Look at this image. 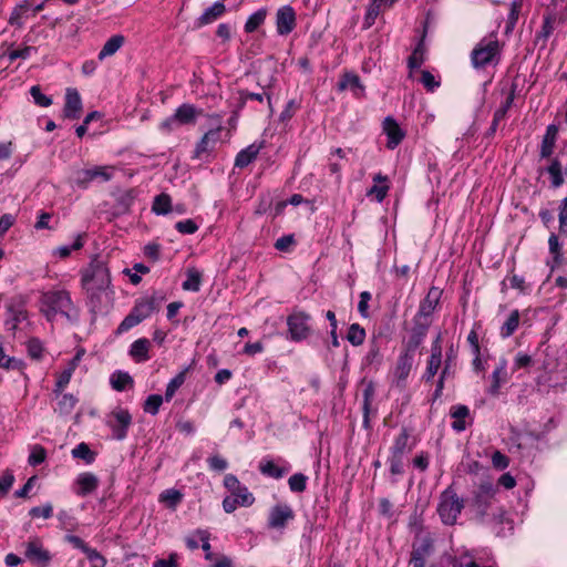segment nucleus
I'll return each mask as SVG.
<instances>
[{
	"label": "nucleus",
	"instance_id": "obj_53",
	"mask_svg": "<svg viewBox=\"0 0 567 567\" xmlns=\"http://www.w3.org/2000/svg\"><path fill=\"white\" fill-rule=\"evenodd\" d=\"M73 371L72 368H65L58 377V380L55 382V394H61L63 389L69 384L71 378H72Z\"/></svg>",
	"mask_w": 567,
	"mask_h": 567
},
{
	"label": "nucleus",
	"instance_id": "obj_11",
	"mask_svg": "<svg viewBox=\"0 0 567 567\" xmlns=\"http://www.w3.org/2000/svg\"><path fill=\"white\" fill-rule=\"evenodd\" d=\"M293 517L295 513L289 505H276L269 512L268 527L275 529H282L287 526L289 520L293 519Z\"/></svg>",
	"mask_w": 567,
	"mask_h": 567
},
{
	"label": "nucleus",
	"instance_id": "obj_33",
	"mask_svg": "<svg viewBox=\"0 0 567 567\" xmlns=\"http://www.w3.org/2000/svg\"><path fill=\"white\" fill-rule=\"evenodd\" d=\"M9 317L6 319V328L8 331L14 332L19 323L25 320V312L21 309H14L12 306L8 307Z\"/></svg>",
	"mask_w": 567,
	"mask_h": 567
},
{
	"label": "nucleus",
	"instance_id": "obj_38",
	"mask_svg": "<svg viewBox=\"0 0 567 567\" xmlns=\"http://www.w3.org/2000/svg\"><path fill=\"white\" fill-rule=\"evenodd\" d=\"M519 324V311L513 310L511 315L508 316L507 320L504 322V324L501 328V336L503 338L511 337L515 330L518 328Z\"/></svg>",
	"mask_w": 567,
	"mask_h": 567
},
{
	"label": "nucleus",
	"instance_id": "obj_23",
	"mask_svg": "<svg viewBox=\"0 0 567 567\" xmlns=\"http://www.w3.org/2000/svg\"><path fill=\"white\" fill-rule=\"evenodd\" d=\"M30 11L31 2L29 0H23L21 3L13 8L8 20L9 24L16 28H22L24 24V19L28 18Z\"/></svg>",
	"mask_w": 567,
	"mask_h": 567
},
{
	"label": "nucleus",
	"instance_id": "obj_6",
	"mask_svg": "<svg viewBox=\"0 0 567 567\" xmlns=\"http://www.w3.org/2000/svg\"><path fill=\"white\" fill-rule=\"evenodd\" d=\"M311 317L309 313L303 311H293L287 318V326L289 338L292 341L299 342L307 339L311 333V328L309 326Z\"/></svg>",
	"mask_w": 567,
	"mask_h": 567
},
{
	"label": "nucleus",
	"instance_id": "obj_1",
	"mask_svg": "<svg viewBox=\"0 0 567 567\" xmlns=\"http://www.w3.org/2000/svg\"><path fill=\"white\" fill-rule=\"evenodd\" d=\"M41 311L49 321H53L58 313L69 321H78L79 311L74 307L70 293L65 290L48 291L41 298Z\"/></svg>",
	"mask_w": 567,
	"mask_h": 567
},
{
	"label": "nucleus",
	"instance_id": "obj_13",
	"mask_svg": "<svg viewBox=\"0 0 567 567\" xmlns=\"http://www.w3.org/2000/svg\"><path fill=\"white\" fill-rule=\"evenodd\" d=\"M112 177L109 172V167L105 166H95L92 168L81 169L76 173V184L78 186L85 188L92 181L96 178H101L104 182L110 181Z\"/></svg>",
	"mask_w": 567,
	"mask_h": 567
},
{
	"label": "nucleus",
	"instance_id": "obj_45",
	"mask_svg": "<svg viewBox=\"0 0 567 567\" xmlns=\"http://www.w3.org/2000/svg\"><path fill=\"white\" fill-rule=\"evenodd\" d=\"M202 275L194 268L188 269L187 279L183 282L184 290L198 291L200 288Z\"/></svg>",
	"mask_w": 567,
	"mask_h": 567
},
{
	"label": "nucleus",
	"instance_id": "obj_41",
	"mask_svg": "<svg viewBox=\"0 0 567 567\" xmlns=\"http://www.w3.org/2000/svg\"><path fill=\"white\" fill-rule=\"evenodd\" d=\"M172 200L169 195L162 193L154 198L153 212L157 215H165L171 212Z\"/></svg>",
	"mask_w": 567,
	"mask_h": 567
},
{
	"label": "nucleus",
	"instance_id": "obj_2",
	"mask_svg": "<svg viewBox=\"0 0 567 567\" xmlns=\"http://www.w3.org/2000/svg\"><path fill=\"white\" fill-rule=\"evenodd\" d=\"M163 300L164 297H157L156 295L137 300L131 312L123 319V321L117 327L116 333H123L141 323L143 320L148 318L154 311H157L159 309L161 302Z\"/></svg>",
	"mask_w": 567,
	"mask_h": 567
},
{
	"label": "nucleus",
	"instance_id": "obj_3",
	"mask_svg": "<svg viewBox=\"0 0 567 567\" xmlns=\"http://www.w3.org/2000/svg\"><path fill=\"white\" fill-rule=\"evenodd\" d=\"M85 289L111 288V276L106 265L99 259H93L82 276Z\"/></svg>",
	"mask_w": 567,
	"mask_h": 567
},
{
	"label": "nucleus",
	"instance_id": "obj_18",
	"mask_svg": "<svg viewBox=\"0 0 567 567\" xmlns=\"http://www.w3.org/2000/svg\"><path fill=\"white\" fill-rule=\"evenodd\" d=\"M383 131L389 138L386 146L390 150H394L404 137L403 131L401 130L396 121L391 116L385 117L383 122Z\"/></svg>",
	"mask_w": 567,
	"mask_h": 567
},
{
	"label": "nucleus",
	"instance_id": "obj_43",
	"mask_svg": "<svg viewBox=\"0 0 567 567\" xmlns=\"http://www.w3.org/2000/svg\"><path fill=\"white\" fill-rule=\"evenodd\" d=\"M266 10L260 9L257 12L252 13L245 23V31L247 33H251L256 31L265 21Z\"/></svg>",
	"mask_w": 567,
	"mask_h": 567
},
{
	"label": "nucleus",
	"instance_id": "obj_46",
	"mask_svg": "<svg viewBox=\"0 0 567 567\" xmlns=\"http://www.w3.org/2000/svg\"><path fill=\"white\" fill-rule=\"evenodd\" d=\"M185 375L186 372L182 371L169 381L165 391L166 401H169L175 395L176 391L183 385L185 382Z\"/></svg>",
	"mask_w": 567,
	"mask_h": 567
},
{
	"label": "nucleus",
	"instance_id": "obj_36",
	"mask_svg": "<svg viewBox=\"0 0 567 567\" xmlns=\"http://www.w3.org/2000/svg\"><path fill=\"white\" fill-rule=\"evenodd\" d=\"M72 456L83 460L86 464H92L95 461L96 453L86 443L82 442L72 450Z\"/></svg>",
	"mask_w": 567,
	"mask_h": 567
},
{
	"label": "nucleus",
	"instance_id": "obj_42",
	"mask_svg": "<svg viewBox=\"0 0 567 567\" xmlns=\"http://www.w3.org/2000/svg\"><path fill=\"white\" fill-rule=\"evenodd\" d=\"M259 471L269 477L281 478L287 472L285 468L278 467L272 461L261 462Z\"/></svg>",
	"mask_w": 567,
	"mask_h": 567
},
{
	"label": "nucleus",
	"instance_id": "obj_28",
	"mask_svg": "<svg viewBox=\"0 0 567 567\" xmlns=\"http://www.w3.org/2000/svg\"><path fill=\"white\" fill-rule=\"evenodd\" d=\"M124 41L125 38L121 34L111 37L101 49L99 53V60L102 61L103 59L115 54L124 44Z\"/></svg>",
	"mask_w": 567,
	"mask_h": 567
},
{
	"label": "nucleus",
	"instance_id": "obj_47",
	"mask_svg": "<svg viewBox=\"0 0 567 567\" xmlns=\"http://www.w3.org/2000/svg\"><path fill=\"white\" fill-rule=\"evenodd\" d=\"M522 6H523V0H513L512 1L511 11H509L508 20H507V24H506V32H511L514 29V27L518 20V16H519Z\"/></svg>",
	"mask_w": 567,
	"mask_h": 567
},
{
	"label": "nucleus",
	"instance_id": "obj_4",
	"mask_svg": "<svg viewBox=\"0 0 567 567\" xmlns=\"http://www.w3.org/2000/svg\"><path fill=\"white\" fill-rule=\"evenodd\" d=\"M463 508V498H460L451 487L441 494L437 513L445 525H454Z\"/></svg>",
	"mask_w": 567,
	"mask_h": 567
},
{
	"label": "nucleus",
	"instance_id": "obj_5",
	"mask_svg": "<svg viewBox=\"0 0 567 567\" xmlns=\"http://www.w3.org/2000/svg\"><path fill=\"white\" fill-rule=\"evenodd\" d=\"M501 45L498 40H481L471 53V61L475 69L485 68L498 60Z\"/></svg>",
	"mask_w": 567,
	"mask_h": 567
},
{
	"label": "nucleus",
	"instance_id": "obj_10",
	"mask_svg": "<svg viewBox=\"0 0 567 567\" xmlns=\"http://www.w3.org/2000/svg\"><path fill=\"white\" fill-rule=\"evenodd\" d=\"M24 556L37 567H47L51 560L50 553L43 548L39 539H32L25 544Z\"/></svg>",
	"mask_w": 567,
	"mask_h": 567
},
{
	"label": "nucleus",
	"instance_id": "obj_21",
	"mask_svg": "<svg viewBox=\"0 0 567 567\" xmlns=\"http://www.w3.org/2000/svg\"><path fill=\"white\" fill-rule=\"evenodd\" d=\"M262 147L264 142H261L260 144L252 143L246 148L241 150L235 158V166L239 168L248 166L251 162L256 159Z\"/></svg>",
	"mask_w": 567,
	"mask_h": 567
},
{
	"label": "nucleus",
	"instance_id": "obj_54",
	"mask_svg": "<svg viewBox=\"0 0 567 567\" xmlns=\"http://www.w3.org/2000/svg\"><path fill=\"white\" fill-rule=\"evenodd\" d=\"M549 251L554 256L555 262L559 264L561 261V245L559 243L558 236L556 234H551L548 238Z\"/></svg>",
	"mask_w": 567,
	"mask_h": 567
},
{
	"label": "nucleus",
	"instance_id": "obj_32",
	"mask_svg": "<svg viewBox=\"0 0 567 567\" xmlns=\"http://www.w3.org/2000/svg\"><path fill=\"white\" fill-rule=\"evenodd\" d=\"M410 434L405 427H403L394 441V444L391 449V455L403 456L405 452L411 451L408 446Z\"/></svg>",
	"mask_w": 567,
	"mask_h": 567
},
{
	"label": "nucleus",
	"instance_id": "obj_52",
	"mask_svg": "<svg viewBox=\"0 0 567 567\" xmlns=\"http://www.w3.org/2000/svg\"><path fill=\"white\" fill-rule=\"evenodd\" d=\"M45 457H47L45 449L43 446L37 444L32 447V451L29 455L28 462L30 465L37 466V465L42 464L45 461Z\"/></svg>",
	"mask_w": 567,
	"mask_h": 567
},
{
	"label": "nucleus",
	"instance_id": "obj_31",
	"mask_svg": "<svg viewBox=\"0 0 567 567\" xmlns=\"http://www.w3.org/2000/svg\"><path fill=\"white\" fill-rule=\"evenodd\" d=\"M550 176V184L554 188H558L564 184V175L561 171V164L558 158H554L550 165L545 169Z\"/></svg>",
	"mask_w": 567,
	"mask_h": 567
},
{
	"label": "nucleus",
	"instance_id": "obj_30",
	"mask_svg": "<svg viewBox=\"0 0 567 567\" xmlns=\"http://www.w3.org/2000/svg\"><path fill=\"white\" fill-rule=\"evenodd\" d=\"M374 392H375V390H374V385L372 382L368 383L365 385V388L363 389V406H362L363 425L367 429L370 426L369 414H370L371 404H372V401L374 398Z\"/></svg>",
	"mask_w": 567,
	"mask_h": 567
},
{
	"label": "nucleus",
	"instance_id": "obj_49",
	"mask_svg": "<svg viewBox=\"0 0 567 567\" xmlns=\"http://www.w3.org/2000/svg\"><path fill=\"white\" fill-rule=\"evenodd\" d=\"M163 403V396L159 394H151L147 396V399L144 402V411L146 413H151L152 415H155L158 413V410Z\"/></svg>",
	"mask_w": 567,
	"mask_h": 567
},
{
	"label": "nucleus",
	"instance_id": "obj_34",
	"mask_svg": "<svg viewBox=\"0 0 567 567\" xmlns=\"http://www.w3.org/2000/svg\"><path fill=\"white\" fill-rule=\"evenodd\" d=\"M441 365H442V357H439V353H431L422 379L426 383L431 382L433 380V378L435 377V374L439 372Z\"/></svg>",
	"mask_w": 567,
	"mask_h": 567
},
{
	"label": "nucleus",
	"instance_id": "obj_20",
	"mask_svg": "<svg viewBox=\"0 0 567 567\" xmlns=\"http://www.w3.org/2000/svg\"><path fill=\"white\" fill-rule=\"evenodd\" d=\"M174 114L179 125L194 124L197 116L203 115V110L195 107L193 104L184 103L176 109Z\"/></svg>",
	"mask_w": 567,
	"mask_h": 567
},
{
	"label": "nucleus",
	"instance_id": "obj_29",
	"mask_svg": "<svg viewBox=\"0 0 567 567\" xmlns=\"http://www.w3.org/2000/svg\"><path fill=\"white\" fill-rule=\"evenodd\" d=\"M439 297L433 290H430L427 296L421 302L417 316L420 319H431V316L437 305Z\"/></svg>",
	"mask_w": 567,
	"mask_h": 567
},
{
	"label": "nucleus",
	"instance_id": "obj_12",
	"mask_svg": "<svg viewBox=\"0 0 567 567\" xmlns=\"http://www.w3.org/2000/svg\"><path fill=\"white\" fill-rule=\"evenodd\" d=\"M220 133L221 126H218L206 132L204 136L200 138V141L196 144V147L193 153V158L200 159L203 155L210 154L220 138Z\"/></svg>",
	"mask_w": 567,
	"mask_h": 567
},
{
	"label": "nucleus",
	"instance_id": "obj_62",
	"mask_svg": "<svg viewBox=\"0 0 567 567\" xmlns=\"http://www.w3.org/2000/svg\"><path fill=\"white\" fill-rule=\"evenodd\" d=\"M558 219L560 234L567 235V196L560 202Z\"/></svg>",
	"mask_w": 567,
	"mask_h": 567
},
{
	"label": "nucleus",
	"instance_id": "obj_15",
	"mask_svg": "<svg viewBox=\"0 0 567 567\" xmlns=\"http://www.w3.org/2000/svg\"><path fill=\"white\" fill-rule=\"evenodd\" d=\"M414 361V353L411 350H405L398 358L395 369H394V378L396 381V385H403L405 380L408 379Z\"/></svg>",
	"mask_w": 567,
	"mask_h": 567
},
{
	"label": "nucleus",
	"instance_id": "obj_40",
	"mask_svg": "<svg viewBox=\"0 0 567 567\" xmlns=\"http://www.w3.org/2000/svg\"><path fill=\"white\" fill-rule=\"evenodd\" d=\"M133 382L132 377L126 372L117 371L111 377V384L116 391H124L127 386H132Z\"/></svg>",
	"mask_w": 567,
	"mask_h": 567
},
{
	"label": "nucleus",
	"instance_id": "obj_27",
	"mask_svg": "<svg viewBox=\"0 0 567 567\" xmlns=\"http://www.w3.org/2000/svg\"><path fill=\"white\" fill-rule=\"evenodd\" d=\"M338 87L340 91L350 89L357 96H360L363 92L360 78L353 73H346L338 83Z\"/></svg>",
	"mask_w": 567,
	"mask_h": 567
},
{
	"label": "nucleus",
	"instance_id": "obj_9",
	"mask_svg": "<svg viewBox=\"0 0 567 567\" xmlns=\"http://www.w3.org/2000/svg\"><path fill=\"white\" fill-rule=\"evenodd\" d=\"M132 423V416L127 410L116 409L112 411L107 425L113 432L114 439L122 441L126 437L127 429Z\"/></svg>",
	"mask_w": 567,
	"mask_h": 567
},
{
	"label": "nucleus",
	"instance_id": "obj_8",
	"mask_svg": "<svg viewBox=\"0 0 567 567\" xmlns=\"http://www.w3.org/2000/svg\"><path fill=\"white\" fill-rule=\"evenodd\" d=\"M433 549V538L430 533L417 535L412 546L411 567H425L426 559L432 555Z\"/></svg>",
	"mask_w": 567,
	"mask_h": 567
},
{
	"label": "nucleus",
	"instance_id": "obj_60",
	"mask_svg": "<svg viewBox=\"0 0 567 567\" xmlns=\"http://www.w3.org/2000/svg\"><path fill=\"white\" fill-rule=\"evenodd\" d=\"M84 554L86 555L87 559L92 563V567H105L106 560L96 549L87 547Z\"/></svg>",
	"mask_w": 567,
	"mask_h": 567
},
{
	"label": "nucleus",
	"instance_id": "obj_22",
	"mask_svg": "<svg viewBox=\"0 0 567 567\" xmlns=\"http://www.w3.org/2000/svg\"><path fill=\"white\" fill-rule=\"evenodd\" d=\"M79 489L76 494L80 496H86L94 492L99 486V478L92 473H82L76 478Z\"/></svg>",
	"mask_w": 567,
	"mask_h": 567
},
{
	"label": "nucleus",
	"instance_id": "obj_61",
	"mask_svg": "<svg viewBox=\"0 0 567 567\" xmlns=\"http://www.w3.org/2000/svg\"><path fill=\"white\" fill-rule=\"evenodd\" d=\"M505 373V365L501 364L498 365L492 373V385L489 388V393L493 395L498 394V390L501 386V375Z\"/></svg>",
	"mask_w": 567,
	"mask_h": 567
},
{
	"label": "nucleus",
	"instance_id": "obj_17",
	"mask_svg": "<svg viewBox=\"0 0 567 567\" xmlns=\"http://www.w3.org/2000/svg\"><path fill=\"white\" fill-rule=\"evenodd\" d=\"M82 111V100L76 89H68L65 94V104L63 109L64 116L70 120L79 118Z\"/></svg>",
	"mask_w": 567,
	"mask_h": 567
},
{
	"label": "nucleus",
	"instance_id": "obj_7",
	"mask_svg": "<svg viewBox=\"0 0 567 567\" xmlns=\"http://www.w3.org/2000/svg\"><path fill=\"white\" fill-rule=\"evenodd\" d=\"M495 487L491 481H483L473 492L471 506L480 517H484L495 495Z\"/></svg>",
	"mask_w": 567,
	"mask_h": 567
},
{
	"label": "nucleus",
	"instance_id": "obj_59",
	"mask_svg": "<svg viewBox=\"0 0 567 567\" xmlns=\"http://www.w3.org/2000/svg\"><path fill=\"white\" fill-rule=\"evenodd\" d=\"M431 324V319H420V317L416 315L414 319V327L412 329V332L416 333L419 338H424L427 329Z\"/></svg>",
	"mask_w": 567,
	"mask_h": 567
},
{
	"label": "nucleus",
	"instance_id": "obj_64",
	"mask_svg": "<svg viewBox=\"0 0 567 567\" xmlns=\"http://www.w3.org/2000/svg\"><path fill=\"white\" fill-rule=\"evenodd\" d=\"M175 228L181 234L190 235V234H194L197 231L198 226L196 225V223L194 220L186 219V220H181V221L176 223Z\"/></svg>",
	"mask_w": 567,
	"mask_h": 567
},
{
	"label": "nucleus",
	"instance_id": "obj_25",
	"mask_svg": "<svg viewBox=\"0 0 567 567\" xmlns=\"http://www.w3.org/2000/svg\"><path fill=\"white\" fill-rule=\"evenodd\" d=\"M226 11L223 1H216L212 7L207 8L204 13L197 19V25L203 27L209 24L221 17Z\"/></svg>",
	"mask_w": 567,
	"mask_h": 567
},
{
	"label": "nucleus",
	"instance_id": "obj_56",
	"mask_svg": "<svg viewBox=\"0 0 567 567\" xmlns=\"http://www.w3.org/2000/svg\"><path fill=\"white\" fill-rule=\"evenodd\" d=\"M233 496L238 501L241 506H250L255 498L251 493L248 492V488L245 486H240L238 491L233 493Z\"/></svg>",
	"mask_w": 567,
	"mask_h": 567
},
{
	"label": "nucleus",
	"instance_id": "obj_57",
	"mask_svg": "<svg viewBox=\"0 0 567 567\" xmlns=\"http://www.w3.org/2000/svg\"><path fill=\"white\" fill-rule=\"evenodd\" d=\"M420 81L430 92H433L436 87L440 86V82L436 81L434 75L427 70L422 71Z\"/></svg>",
	"mask_w": 567,
	"mask_h": 567
},
{
	"label": "nucleus",
	"instance_id": "obj_58",
	"mask_svg": "<svg viewBox=\"0 0 567 567\" xmlns=\"http://www.w3.org/2000/svg\"><path fill=\"white\" fill-rule=\"evenodd\" d=\"M53 514V506L48 503L43 506L32 507L29 512V515L33 518L43 517L45 519L50 518Z\"/></svg>",
	"mask_w": 567,
	"mask_h": 567
},
{
	"label": "nucleus",
	"instance_id": "obj_63",
	"mask_svg": "<svg viewBox=\"0 0 567 567\" xmlns=\"http://www.w3.org/2000/svg\"><path fill=\"white\" fill-rule=\"evenodd\" d=\"M555 20L556 18L553 14L545 16L538 38L547 39L553 33Z\"/></svg>",
	"mask_w": 567,
	"mask_h": 567
},
{
	"label": "nucleus",
	"instance_id": "obj_14",
	"mask_svg": "<svg viewBox=\"0 0 567 567\" xmlns=\"http://www.w3.org/2000/svg\"><path fill=\"white\" fill-rule=\"evenodd\" d=\"M85 290L87 292L91 311L101 312L109 307L113 293L111 288Z\"/></svg>",
	"mask_w": 567,
	"mask_h": 567
},
{
	"label": "nucleus",
	"instance_id": "obj_26",
	"mask_svg": "<svg viewBox=\"0 0 567 567\" xmlns=\"http://www.w3.org/2000/svg\"><path fill=\"white\" fill-rule=\"evenodd\" d=\"M150 347H151L150 340H147L145 338L137 339L136 341H134L132 343L131 349H130V354L136 362L147 361L150 359V355H148Z\"/></svg>",
	"mask_w": 567,
	"mask_h": 567
},
{
	"label": "nucleus",
	"instance_id": "obj_16",
	"mask_svg": "<svg viewBox=\"0 0 567 567\" xmlns=\"http://www.w3.org/2000/svg\"><path fill=\"white\" fill-rule=\"evenodd\" d=\"M296 27V13L292 7L285 6L277 11V31L281 35L290 33Z\"/></svg>",
	"mask_w": 567,
	"mask_h": 567
},
{
	"label": "nucleus",
	"instance_id": "obj_24",
	"mask_svg": "<svg viewBox=\"0 0 567 567\" xmlns=\"http://www.w3.org/2000/svg\"><path fill=\"white\" fill-rule=\"evenodd\" d=\"M451 417L454 419L451 426L456 432H463L466 429L465 419L470 416V409L466 405H453L450 410Z\"/></svg>",
	"mask_w": 567,
	"mask_h": 567
},
{
	"label": "nucleus",
	"instance_id": "obj_50",
	"mask_svg": "<svg viewBox=\"0 0 567 567\" xmlns=\"http://www.w3.org/2000/svg\"><path fill=\"white\" fill-rule=\"evenodd\" d=\"M424 48L422 43H419L412 54L408 59V66L410 69H417L424 62Z\"/></svg>",
	"mask_w": 567,
	"mask_h": 567
},
{
	"label": "nucleus",
	"instance_id": "obj_37",
	"mask_svg": "<svg viewBox=\"0 0 567 567\" xmlns=\"http://www.w3.org/2000/svg\"><path fill=\"white\" fill-rule=\"evenodd\" d=\"M59 396L58 410L61 414H70L78 403V399L70 393L55 394Z\"/></svg>",
	"mask_w": 567,
	"mask_h": 567
},
{
	"label": "nucleus",
	"instance_id": "obj_35",
	"mask_svg": "<svg viewBox=\"0 0 567 567\" xmlns=\"http://www.w3.org/2000/svg\"><path fill=\"white\" fill-rule=\"evenodd\" d=\"M382 362V354L380 352V347L377 341H372L370 343L369 350L363 359V363L367 367H379Z\"/></svg>",
	"mask_w": 567,
	"mask_h": 567
},
{
	"label": "nucleus",
	"instance_id": "obj_39",
	"mask_svg": "<svg viewBox=\"0 0 567 567\" xmlns=\"http://www.w3.org/2000/svg\"><path fill=\"white\" fill-rule=\"evenodd\" d=\"M365 339V330L359 323H352L347 333V340L354 347L361 346Z\"/></svg>",
	"mask_w": 567,
	"mask_h": 567
},
{
	"label": "nucleus",
	"instance_id": "obj_55",
	"mask_svg": "<svg viewBox=\"0 0 567 567\" xmlns=\"http://www.w3.org/2000/svg\"><path fill=\"white\" fill-rule=\"evenodd\" d=\"M30 94L31 96L33 97L34 100V103L39 106H42V107H48L52 104V100L51 97L44 95L42 92H41V89L40 86L38 85H34L30 89Z\"/></svg>",
	"mask_w": 567,
	"mask_h": 567
},
{
	"label": "nucleus",
	"instance_id": "obj_44",
	"mask_svg": "<svg viewBox=\"0 0 567 567\" xmlns=\"http://www.w3.org/2000/svg\"><path fill=\"white\" fill-rule=\"evenodd\" d=\"M516 85L513 84L508 96L505 102L495 111L494 117L495 122H501L507 114L508 110L512 107L514 99H515Z\"/></svg>",
	"mask_w": 567,
	"mask_h": 567
},
{
	"label": "nucleus",
	"instance_id": "obj_48",
	"mask_svg": "<svg viewBox=\"0 0 567 567\" xmlns=\"http://www.w3.org/2000/svg\"><path fill=\"white\" fill-rule=\"evenodd\" d=\"M308 477L302 473H296L291 475L288 480L289 488L292 492L301 493L307 487Z\"/></svg>",
	"mask_w": 567,
	"mask_h": 567
},
{
	"label": "nucleus",
	"instance_id": "obj_19",
	"mask_svg": "<svg viewBox=\"0 0 567 567\" xmlns=\"http://www.w3.org/2000/svg\"><path fill=\"white\" fill-rule=\"evenodd\" d=\"M558 136V126L550 124L546 128V133L543 136L539 156L540 158H549L555 150L556 141Z\"/></svg>",
	"mask_w": 567,
	"mask_h": 567
},
{
	"label": "nucleus",
	"instance_id": "obj_51",
	"mask_svg": "<svg viewBox=\"0 0 567 567\" xmlns=\"http://www.w3.org/2000/svg\"><path fill=\"white\" fill-rule=\"evenodd\" d=\"M265 97H267L269 107H271V97L267 93H252L247 90L239 91V100L241 102V105H244L247 102V100H255L261 103L264 102Z\"/></svg>",
	"mask_w": 567,
	"mask_h": 567
}]
</instances>
